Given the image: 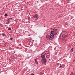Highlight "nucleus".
<instances>
[{
  "mask_svg": "<svg viewBox=\"0 0 75 75\" xmlns=\"http://www.w3.org/2000/svg\"><path fill=\"white\" fill-rule=\"evenodd\" d=\"M41 58L43 59V58H45V55H46V54L45 53V52H44L42 53L41 55Z\"/></svg>",
  "mask_w": 75,
  "mask_h": 75,
  "instance_id": "3",
  "label": "nucleus"
},
{
  "mask_svg": "<svg viewBox=\"0 0 75 75\" xmlns=\"http://www.w3.org/2000/svg\"><path fill=\"white\" fill-rule=\"evenodd\" d=\"M2 36H6V34L4 33H2Z\"/></svg>",
  "mask_w": 75,
  "mask_h": 75,
  "instance_id": "10",
  "label": "nucleus"
},
{
  "mask_svg": "<svg viewBox=\"0 0 75 75\" xmlns=\"http://www.w3.org/2000/svg\"><path fill=\"white\" fill-rule=\"evenodd\" d=\"M7 23H6V24H9V21H7Z\"/></svg>",
  "mask_w": 75,
  "mask_h": 75,
  "instance_id": "11",
  "label": "nucleus"
},
{
  "mask_svg": "<svg viewBox=\"0 0 75 75\" xmlns=\"http://www.w3.org/2000/svg\"><path fill=\"white\" fill-rule=\"evenodd\" d=\"M52 31L51 30L50 31V35L46 36V38H48L49 41L53 40L54 39V36L56 34H57V33H58L57 29H52Z\"/></svg>",
  "mask_w": 75,
  "mask_h": 75,
  "instance_id": "1",
  "label": "nucleus"
},
{
  "mask_svg": "<svg viewBox=\"0 0 75 75\" xmlns=\"http://www.w3.org/2000/svg\"><path fill=\"white\" fill-rule=\"evenodd\" d=\"M50 59H49V61H50Z\"/></svg>",
  "mask_w": 75,
  "mask_h": 75,
  "instance_id": "18",
  "label": "nucleus"
},
{
  "mask_svg": "<svg viewBox=\"0 0 75 75\" xmlns=\"http://www.w3.org/2000/svg\"><path fill=\"white\" fill-rule=\"evenodd\" d=\"M73 50L74 49L73 48H72L70 50V52H71V53L73 52Z\"/></svg>",
  "mask_w": 75,
  "mask_h": 75,
  "instance_id": "7",
  "label": "nucleus"
},
{
  "mask_svg": "<svg viewBox=\"0 0 75 75\" xmlns=\"http://www.w3.org/2000/svg\"><path fill=\"white\" fill-rule=\"evenodd\" d=\"M33 17L35 18H36V20H38V16L37 14H36L33 16Z\"/></svg>",
  "mask_w": 75,
  "mask_h": 75,
  "instance_id": "5",
  "label": "nucleus"
},
{
  "mask_svg": "<svg viewBox=\"0 0 75 75\" xmlns=\"http://www.w3.org/2000/svg\"><path fill=\"white\" fill-rule=\"evenodd\" d=\"M35 61L36 62V65H38V61H37V59H35Z\"/></svg>",
  "mask_w": 75,
  "mask_h": 75,
  "instance_id": "8",
  "label": "nucleus"
},
{
  "mask_svg": "<svg viewBox=\"0 0 75 75\" xmlns=\"http://www.w3.org/2000/svg\"><path fill=\"white\" fill-rule=\"evenodd\" d=\"M5 17H7V14L6 13L5 14Z\"/></svg>",
  "mask_w": 75,
  "mask_h": 75,
  "instance_id": "12",
  "label": "nucleus"
},
{
  "mask_svg": "<svg viewBox=\"0 0 75 75\" xmlns=\"http://www.w3.org/2000/svg\"><path fill=\"white\" fill-rule=\"evenodd\" d=\"M11 30V28H9L8 29V30Z\"/></svg>",
  "mask_w": 75,
  "mask_h": 75,
  "instance_id": "13",
  "label": "nucleus"
},
{
  "mask_svg": "<svg viewBox=\"0 0 75 75\" xmlns=\"http://www.w3.org/2000/svg\"><path fill=\"white\" fill-rule=\"evenodd\" d=\"M10 40H12V38H10Z\"/></svg>",
  "mask_w": 75,
  "mask_h": 75,
  "instance_id": "16",
  "label": "nucleus"
},
{
  "mask_svg": "<svg viewBox=\"0 0 75 75\" xmlns=\"http://www.w3.org/2000/svg\"><path fill=\"white\" fill-rule=\"evenodd\" d=\"M70 75H74V74H73V73H71Z\"/></svg>",
  "mask_w": 75,
  "mask_h": 75,
  "instance_id": "14",
  "label": "nucleus"
},
{
  "mask_svg": "<svg viewBox=\"0 0 75 75\" xmlns=\"http://www.w3.org/2000/svg\"><path fill=\"white\" fill-rule=\"evenodd\" d=\"M31 75H34V74H33V73H31Z\"/></svg>",
  "mask_w": 75,
  "mask_h": 75,
  "instance_id": "15",
  "label": "nucleus"
},
{
  "mask_svg": "<svg viewBox=\"0 0 75 75\" xmlns=\"http://www.w3.org/2000/svg\"><path fill=\"white\" fill-rule=\"evenodd\" d=\"M46 55V58L47 59H48L50 57V53H47Z\"/></svg>",
  "mask_w": 75,
  "mask_h": 75,
  "instance_id": "6",
  "label": "nucleus"
},
{
  "mask_svg": "<svg viewBox=\"0 0 75 75\" xmlns=\"http://www.w3.org/2000/svg\"><path fill=\"white\" fill-rule=\"evenodd\" d=\"M42 62L43 64H44V65H46V63H47V59H46V58H44L42 59Z\"/></svg>",
  "mask_w": 75,
  "mask_h": 75,
  "instance_id": "2",
  "label": "nucleus"
},
{
  "mask_svg": "<svg viewBox=\"0 0 75 75\" xmlns=\"http://www.w3.org/2000/svg\"><path fill=\"white\" fill-rule=\"evenodd\" d=\"M62 67V66H61V65H60V67Z\"/></svg>",
  "mask_w": 75,
  "mask_h": 75,
  "instance_id": "17",
  "label": "nucleus"
},
{
  "mask_svg": "<svg viewBox=\"0 0 75 75\" xmlns=\"http://www.w3.org/2000/svg\"><path fill=\"white\" fill-rule=\"evenodd\" d=\"M67 37V36L65 35H63L62 36V37L61 38L62 39V40H64L65 39V37Z\"/></svg>",
  "mask_w": 75,
  "mask_h": 75,
  "instance_id": "4",
  "label": "nucleus"
},
{
  "mask_svg": "<svg viewBox=\"0 0 75 75\" xmlns=\"http://www.w3.org/2000/svg\"><path fill=\"white\" fill-rule=\"evenodd\" d=\"M11 19H12V18H9L7 20V21H9L10 20H11Z\"/></svg>",
  "mask_w": 75,
  "mask_h": 75,
  "instance_id": "9",
  "label": "nucleus"
},
{
  "mask_svg": "<svg viewBox=\"0 0 75 75\" xmlns=\"http://www.w3.org/2000/svg\"><path fill=\"white\" fill-rule=\"evenodd\" d=\"M75 61V59H74L73 62Z\"/></svg>",
  "mask_w": 75,
  "mask_h": 75,
  "instance_id": "19",
  "label": "nucleus"
}]
</instances>
